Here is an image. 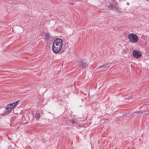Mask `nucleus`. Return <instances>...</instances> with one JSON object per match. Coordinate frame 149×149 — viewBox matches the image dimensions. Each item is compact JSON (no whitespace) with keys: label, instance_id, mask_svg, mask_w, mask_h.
Returning <instances> with one entry per match:
<instances>
[{"label":"nucleus","instance_id":"obj_10","mask_svg":"<svg viewBox=\"0 0 149 149\" xmlns=\"http://www.w3.org/2000/svg\"><path fill=\"white\" fill-rule=\"evenodd\" d=\"M141 113L140 111H136L134 112L133 113V115L136 116L137 115H140V113Z\"/></svg>","mask_w":149,"mask_h":149},{"label":"nucleus","instance_id":"obj_11","mask_svg":"<svg viewBox=\"0 0 149 149\" xmlns=\"http://www.w3.org/2000/svg\"><path fill=\"white\" fill-rule=\"evenodd\" d=\"M50 34L49 33H47L45 34V38L47 39H49V36Z\"/></svg>","mask_w":149,"mask_h":149},{"label":"nucleus","instance_id":"obj_4","mask_svg":"<svg viewBox=\"0 0 149 149\" xmlns=\"http://www.w3.org/2000/svg\"><path fill=\"white\" fill-rule=\"evenodd\" d=\"M19 101H16L13 102L12 103L8 104L7 106V107L12 111L13 109L15 107Z\"/></svg>","mask_w":149,"mask_h":149},{"label":"nucleus","instance_id":"obj_1","mask_svg":"<svg viewBox=\"0 0 149 149\" xmlns=\"http://www.w3.org/2000/svg\"><path fill=\"white\" fill-rule=\"evenodd\" d=\"M63 46V41L61 39L57 38L53 42L52 50L55 53H58L61 50Z\"/></svg>","mask_w":149,"mask_h":149},{"label":"nucleus","instance_id":"obj_6","mask_svg":"<svg viewBox=\"0 0 149 149\" xmlns=\"http://www.w3.org/2000/svg\"><path fill=\"white\" fill-rule=\"evenodd\" d=\"M109 8L114 10H118V7L116 5H113L112 4H110L108 6Z\"/></svg>","mask_w":149,"mask_h":149},{"label":"nucleus","instance_id":"obj_5","mask_svg":"<svg viewBox=\"0 0 149 149\" xmlns=\"http://www.w3.org/2000/svg\"><path fill=\"white\" fill-rule=\"evenodd\" d=\"M140 52L137 50L134 51L133 52V56L136 58H139L141 56V54H140Z\"/></svg>","mask_w":149,"mask_h":149},{"label":"nucleus","instance_id":"obj_13","mask_svg":"<svg viewBox=\"0 0 149 149\" xmlns=\"http://www.w3.org/2000/svg\"><path fill=\"white\" fill-rule=\"evenodd\" d=\"M112 1L113 2V1H114V0H112Z\"/></svg>","mask_w":149,"mask_h":149},{"label":"nucleus","instance_id":"obj_3","mask_svg":"<svg viewBox=\"0 0 149 149\" xmlns=\"http://www.w3.org/2000/svg\"><path fill=\"white\" fill-rule=\"evenodd\" d=\"M76 64H78L79 66L81 68H84L88 66V63L86 62L85 60H83L79 62V61H76L75 62Z\"/></svg>","mask_w":149,"mask_h":149},{"label":"nucleus","instance_id":"obj_9","mask_svg":"<svg viewBox=\"0 0 149 149\" xmlns=\"http://www.w3.org/2000/svg\"><path fill=\"white\" fill-rule=\"evenodd\" d=\"M35 117L36 118L38 119L40 118V114L38 112H36V113Z\"/></svg>","mask_w":149,"mask_h":149},{"label":"nucleus","instance_id":"obj_7","mask_svg":"<svg viewBox=\"0 0 149 149\" xmlns=\"http://www.w3.org/2000/svg\"><path fill=\"white\" fill-rule=\"evenodd\" d=\"M11 111L10 110H9V109H8V108L6 107L4 114L5 115H8L9 114Z\"/></svg>","mask_w":149,"mask_h":149},{"label":"nucleus","instance_id":"obj_8","mask_svg":"<svg viewBox=\"0 0 149 149\" xmlns=\"http://www.w3.org/2000/svg\"><path fill=\"white\" fill-rule=\"evenodd\" d=\"M108 64H105V65H102L100 67H99L97 68V70H100V69L102 68H104L105 67H106V66Z\"/></svg>","mask_w":149,"mask_h":149},{"label":"nucleus","instance_id":"obj_12","mask_svg":"<svg viewBox=\"0 0 149 149\" xmlns=\"http://www.w3.org/2000/svg\"><path fill=\"white\" fill-rule=\"evenodd\" d=\"M77 123V121L76 120H72V123Z\"/></svg>","mask_w":149,"mask_h":149},{"label":"nucleus","instance_id":"obj_2","mask_svg":"<svg viewBox=\"0 0 149 149\" xmlns=\"http://www.w3.org/2000/svg\"><path fill=\"white\" fill-rule=\"evenodd\" d=\"M128 38L130 41L132 42L136 43L139 40L138 37L134 33H131L128 36Z\"/></svg>","mask_w":149,"mask_h":149}]
</instances>
